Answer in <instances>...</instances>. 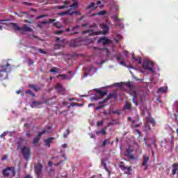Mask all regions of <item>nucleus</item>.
Masks as SVG:
<instances>
[{"label":"nucleus","mask_w":178,"mask_h":178,"mask_svg":"<svg viewBox=\"0 0 178 178\" xmlns=\"http://www.w3.org/2000/svg\"><path fill=\"white\" fill-rule=\"evenodd\" d=\"M99 27L103 31H94L93 29H88L82 31V34H88L89 37H92L94 35H100L101 34L103 35H106V34L109 33L110 27L108 26L107 23L101 24Z\"/></svg>","instance_id":"1"},{"label":"nucleus","mask_w":178,"mask_h":178,"mask_svg":"<svg viewBox=\"0 0 178 178\" xmlns=\"http://www.w3.org/2000/svg\"><path fill=\"white\" fill-rule=\"evenodd\" d=\"M1 68L2 70H0V79L6 80L8 79V72L12 70V65L8 63L6 65H1Z\"/></svg>","instance_id":"2"},{"label":"nucleus","mask_w":178,"mask_h":178,"mask_svg":"<svg viewBox=\"0 0 178 178\" xmlns=\"http://www.w3.org/2000/svg\"><path fill=\"white\" fill-rule=\"evenodd\" d=\"M10 172H12L13 177H15L16 176V170L15 169V167H7L2 170V175L3 177H9Z\"/></svg>","instance_id":"3"},{"label":"nucleus","mask_w":178,"mask_h":178,"mask_svg":"<svg viewBox=\"0 0 178 178\" xmlns=\"http://www.w3.org/2000/svg\"><path fill=\"white\" fill-rule=\"evenodd\" d=\"M146 119L147 122L145 123L144 130L145 131H149V130H151V126H149V124L154 126V124H155V120L151 117H147Z\"/></svg>","instance_id":"4"},{"label":"nucleus","mask_w":178,"mask_h":178,"mask_svg":"<svg viewBox=\"0 0 178 178\" xmlns=\"http://www.w3.org/2000/svg\"><path fill=\"white\" fill-rule=\"evenodd\" d=\"M83 38H77L75 39H72L70 40V46L72 47L73 48H75V47H80V45L83 44Z\"/></svg>","instance_id":"5"},{"label":"nucleus","mask_w":178,"mask_h":178,"mask_svg":"<svg viewBox=\"0 0 178 178\" xmlns=\"http://www.w3.org/2000/svg\"><path fill=\"white\" fill-rule=\"evenodd\" d=\"M154 62L147 60L143 63V69L149 70V72H154Z\"/></svg>","instance_id":"6"},{"label":"nucleus","mask_w":178,"mask_h":178,"mask_svg":"<svg viewBox=\"0 0 178 178\" xmlns=\"http://www.w3.org/2000/svg\"><path fill=\"white\" fill-rule=\"evenodd\" d=\"M45 133H49V131L44 129L42 131L38 133V136H35L33 140V145H36V144H38V143H40V138L41 136H42V134H45Z\"/></svg>","instance_id":"7"},{"label":"nucleus","mask_w":178,"mask_h":178,"mask_svg":"<svg viewBox=\"0 0 178 178\" xmlns=\"http://www.w3.org/2000/svg\"><path fill=\"white\" fill-rule=\"evenodd\" d=\"M22 153L25 159L26 160L30 159V147L24 146L22 148Z\"/></svg>","instance_id":"8"},{"label":"nucleus","mask_w":178,"mask_h":178,"mask_svg":"<svg viewBox=\"0 0 178 178\" xmlns=\"http://www.w3.org/2000/svg\"><path fill=\"white\" fill-rule=\"evenodd\" d=\"M42 168H43L42 164H41L40 163H38L35 165L34 170L38 177H40L41 176V174L42 173Z\"/></svg>","instance_id":"9"},{"label":"nucleus","mask_w":178,"mask_h":178,"mask_svg":"<svg viewBox=\"0 0 178 178\" xmlns=\"http://www.w3.org/2000/svg\"><path fill=\"white\" fill-rule=\"evenodd\" d=\"M96 91H97V93L99 95V96L95 95V97H93L92 98L95 101H98V99H102L103 97H105V95L108 94L106 91H102L98 89H96Z\"/></svg>","instance_id":"10"},{"label":"nucleus","mask_w":178,"mask_h":178,"mask_svg":"<svg viewBox=\"0 0 178 178\" xmlns=\"http://www.w3.org/2000/svg\"><path fill=\"white\" fill-rule=\"evenodd\" d=\"M97 44H102L103 47H106L108 44H111V40L103 36L97 40Z\"/></svg>","instance_id":"11"},{"label":"nucleus","mask_w":178,"mask_h":178,"mask_svg":"<svg viewBox=\"0 0 178 178\" xmlns=\"http://www.w3.org/2000/svg\"><path fill=\"white\" fill-rule=\"evenodd\" d=\"M149 161V157L147 155L143 156V162L141 164V166H145L144 171L148 169V162Z\"/></svg>","instance_id":"12"},{"label":"nucleus","mask_w":178,"mask_h":178,"mask_svg":"<svg viewBox=\"0 0 178 178\" xmlns=\"http://www.w3.org/2000/svg\"><path fill=\"white\" fill-rule=\"evenodd\" d=\"M81 26L79 25H76L75 26H73L71 29V32L70 33V35H76V34H79L80 33V29Z\"/></svg>","instance_id":"13"},{"label":"nucleus","mask_w":178,"mask_h":178,"mask_svg":"<svg viewBox=\"0 0 178 178\" xmlns=\"http://www.w3.org/2000/svg\"><path fill=\"white\" fill-rule=\"evenodd\" d=\"M120 168L122 170L125 171L127 175H131L130 170H131V167H126L123 165V162L120 163Z\"/></svg>","instance_id":"14"},{"label":"nucleus","mask_w":178,"mask_h":178,"mask_svg":"<svg viewBox=\"0 0 178 178\" xmlns=\"http://www.w3.org/2000/svg\"><path fill=\"white\" fill-rule=\"evenodd\" d=\"M131 152H133V150L131 149L130 147H129L128 149H127L126 150V153H125V155L127 156V158H129V159H131V160H134L136 159V157H134V156H133L131 154Z\"/></svg>","instance_id":"15"},{"label":"nucleus","mask_w":178,"mask_h":178,"mask_svg":"<svg viewBox=\"0 0 178 178\" xmlns=\"http://www.w3.org/2000/svg\"><path fill=\"white\" fill-rule=\"evenodd\" d=\"M53 140H55V138L49 137L47 139L44 140V147H48V148H51V144H52Z\"/></svg>","instance_id":"16"},{"label":"nucleus","mask_w":178,"mask_h":178,"mask_svg":"<svg viewBox=\"0 0 178 178\" xmlns=\"http://www.w3.org/2000/svg\"><path fill=\"white\" fill-rule=\"evenodd\" d=\"M21 31L31 33V31H33V29H31L30 26H28L27 24H24L23 27H21Z\"/></svg>","instance_id":"17"},{"label":"nucleus","mask_w":178,"mask_h":178,"mask_svg":"<svg viewBox=\"0 0 178 178\" xmlns=\"http://www.w3.org/2000/svg\"><path fill=\"white\" fill-rule=\"evenodd\" d=\"M29 88H31L32 90H33V91H35L36 92H38V91H41V88L38 85L29 84Z\"/></svg>","instance_id":"18"},{"label":"nucleus","mask_w":178,"mask_h":178,"mask_svg":"<svg viewBox=\"0 0 178 178\" xmlns=\"http://www.w3.org/2000/svg\"><path fill=\"white\" fill-rule=\"evenodd\" d=\"M9 26H12V27L16 31H22V27L19 26V25H17V24H16V23H10Z\"/></svg>","instance_id":"19"},{"label":"nucleus","mask_w":178,"mask_h":178,"mask_svg":"<svg viewBox=\"0 0 178 178\" xmlns=\"http://www.w3.org/2000/svg\"><path fill=\"white\" fill-rule=\"evenodd\" d=\"M111 98H113V99H116V98H118V95H116V92L110 93L107 95V96L106 97V99H107V101L111 99Z\"/></svg>","instance_id":"20"},{"label":"nucleus","mask_w":178,"mask_h":178,"mask_svg":"<svg viewBox=\"0 0 178 178\" xmlns=\"http://www.w3.org/2000/svg\"><path fill=\"white\" fill-rule=\"evenodd\" d=\"M117 60L122 65V66H126V63L123 60V57L122 56H117Z\"/></svg>","instance_id":"21"},{"label":"nucleus","mask_w":178,"mask_h":178,"mask_svg":"<svg viewBox=\"0 0 178 178\" xmlns=\"http://www.w3.org/2000/svg\"><path fill=\"white\" fill-rule=\"evenodd\" d=\"M97 15H98L99 16H104V15H106V11L101 10V11L98 12L97 13L92 14V16H97Z\"/></svg>","instance_id":"22"},{"label":"nucleus","mask_w":178,"mask_h":178,"mask_svg":"<svg viewBox=\"0 0 178 178\" xmlns=\"http://www.w3.org/2000/svg\"><path fill=\"white\" fill-rule=\"evenodd\" d=\"M38 105H42V102H35L33 101L31 105V108H34V106H38Z\"/></svg>","instance_id":"23"},{"label":"nucleus","mask_w":178,"mask_h":178,"mask_svg":"<svg viewBox=\"0 0 178 178\" xmlns=\"http://www.w3.org/2000/svg\"><path fill=\"white\" fill-rule=\"evenodd\" d=\"M99 134H103V136H105L106 134V131H105V129H102L101 131H98L96 132V136H98Z\"/></svg>","instance_id":"24"},{"label":"nucleus","mask_w":178,"mask_h":178,"mask_svg":"<svg viewBox=\"0 0 178 178\" xmlns=\"http://www.w3.org/2000/svg\"><path fill=\"white\" fill-rule=\"evenodd\" d=\"M74 3L71 4L70 6V8H74V9H77L79 6V3L77 1H73Z\"/></svg>","instance_id":"25"},{"label":"nucleus","mask_w":178,"mask_h":178,"mask_svg":"<svg viewBox=\"0 0 178 178\" xmlns=\"http://www.w3.org/2000/svg\"><path fill=\"white\" fill-rule=\"evenodd\" d=\"M126 86L128 87V88L129 90H133L134 88V86H133V84H131V82H127L126 83Z\"/></svg>","instance_id":"26"},{"label":"nucleus","mask_w":178,"mask_h":178,"mask_svg":"<svg viewBox=\"0 0 178 178\" xmlns=\"http://www.w3.org/2000/svg\"><path fill=\"white\" fill-rule=\"evenodd\" d=\"M90 8H92L93 10L97 9V7H95V3H94V2L90 3V4L89 6H88L86 9H90Z\"/></svg>","instance_id":"27"},{"label":"nucleus","mask_w":178,"mask_h":178,"mask_svg":"<svg viewBox=\"0 0 178 178\" xmlns=\"http://www.w3.org/2000/svg\"><path fill=\"white\" fill-rule=\"evenodd\" d=\"M132 59H134V60H136V62H138V63H139V64L141 63V58H140V57H134V56L132 55Z\"/></svg>","instance_id":"28"},{"label":"nucleus","mask_w":178,"mask_h":178,"mask_svg":"<svg viewBox=\"0 0 178 178\" xmlns=\"http://www.w3.org/2000/svg\"><path fill=\"white\" fill-rule=\"evenodd\" d=\"M70 10H67L66 11L58 13V16H65V15H67L69 13Z\"/></svg>","instance_id":"29"},{"label":"nucleus","mask_w":178,"mask_h":178,"mask_svg":"<svg viewBox=\"0 0 178 178\" xmlns=\"http://www.w3.org/2000/svg\"><path fill=\"white\" fill-rule=\"evenodd\" d=\"M97 26H98L97 23H94L92 25L89 24V26H88L89 30H94V29H95Z\"/></svg>","instance_id":"30"},{"label":"nucleus","mask_w":178,"mask_h":178,"mask_svg":"<svg viewBox=\"0 0 178 178\" xmlns=\"http://www.w3.org/2000/svg\"><path fill=\"white\" fill-rule=\"evenodd\" d=\"M9 22V19H1L0 20V24H4L3 22ZM3 29V26H2L1 25H0V30H2Z\"/></svg>","instance_id":"31"},{"label":"nucleus","mask_w":178,"mask_h":178,"mask_svg":"<svg viewBox=\"0 0 178 178\" xmlns=\"http://www.w3.org/2000/svg\"><path fill=\"white\" fill-rule=\"evenodd\" d=\"M124 109H131V104L129 102H127L125 106H124Z\"/></svg>","instance_id":"32"},{"label":"nucleus","mask_w":178,"mask_h":178,"mask_svg":"<svg viewBox=\"0 0 178 178\" xmlns=\"http://www.w3.org/2000/svg\"><path fill=\"white\" fill-rule=\"evenodd\" d=\"M59 77H62L61 80H66V79H67V75H66V74H58L57 76V78L59 79Z\"/></svg>","instance_id":"33"},{"label":"nucleus","mask_w":178,"mask_h":178,"mask_svg":"<svg viewBox=\"0 0 178 178\" xmlns=\"http://www.w3.org/2000/svg\"><path fill=\"white\" fill-rule=\"evenodd\" d=\"M56 90H57L58 91H62V85L60 83H57L56 86Z\"/></svg>","instance_id":"34"},{"label":"nucleus","mask_w":178,"mask_h":178,"mask_svg":"<svg viewBox=\"0 0 178 178\" xmlns=\"http://www.w3.org/2000/svg\"><path fill=\"white\" fill-rule=\"evenodd\" d=\"M25 94H29V95H31V97H35V94H34V92L30 90H26Z\"/></svg>","instance_id":"35"},{"label":"nucleus","mask_w":178,"mask_h":178,"mask_svg":"<svg viewBox=\"0 0 178 178\" xmlns=\"http://www.w3.org/2000/svg\"><path fill=\"white\" fill-rule=\"evenodd\" d=\"M65 23L66 24H69L70 23H73V19H69V18H66L65 20H64Z\"/></svg>","instance_id":"36"},{"label":"nucleus","mask_w":178,"mask_h":178,"mask_svg":"<svg viewBox=\"0 0 178 178\" xmlns=\"http://www.w3.org/2000/svg\"><path fill=\"white\" fill-rule=\"evenodd\" d=\"M159 91H161V92H166V91H168V88L165 87H161L160 88H159Z\"/></svg>","instance_id":"37"},{"label":"nucleus","mask_w":178,"mask_h":178,"mask_svg":"<svg viewBox=\"0 0 178 178\" xmlns=\"http://www.w3.org/2000/svg\"><path fill=\"white\" fill-rule=\"evenodd\" d=\"M111 112L114 115H122L120 110L111 111Z\"/></svg>","instance_id":"38"},{"label":"nucleus","mask_w":178,"mask_h":178,"mask_svg":"<svg viewBox=\"0 0 178 178\" xmlns=\"http://www.w3.org/2000/svg\"><path fill=\"white\" fill-rule=\"evenodd\" d=\"M59 69L58 67H54L51 70H50V73H58V71Z\"/></svg>","instance_id":"39"},{"label":"nucleus","mask_w":178,"mask_h":178,"mask_svg":"<svg viewBox=\"0 0 178 178\" xmlns=\"http://www.w3.org/2000/svg\"><path fill=\"white\" fill-rule=\"evenodd\" d=\"M62 47H63V45L60 44H54V49H59L60 48H62Z\"/></svg>","instance_id":"40"},{"label":"nucleus","mask_w":178,"mask_h":178,"mask_svg":"<svg viewBox=\"0 0 178 178\" xmlns=\"http://www.w3.org/2000/svg\"><path fill=\"white\" fill-rule=\"evenodd\" d=\"M119 122H116L115 120H112L111 122H110L108 123V127L109 126H112V125H115V124H118Z\"/></svg>","instance_id":"41"},{"label":"nucleus","mask_w":178,"mask_h":178,"mask_svg":"<svg viewBox=\"0 0 178 178\" xmlns=\"http://www.w3.org/2000/svg\"><path fill=\"white\" fill-rule=\"evenodd\" d=\"M44 17H47V15H39L36 17V20H40V19H42Z\"/></svg>","instance_id":"42"},{"label":"nucleus","mask_w":178,"mask_h":178,"mask_svg":"<svg viewBox=\"0 0 178 178\" xmlns=\"http://www.w3.org/2000/svg\"><path fill=\"white\" fill-rule=\"evenodd\" d=\"M66 132H67V134L63 135L64 138H66V137H67V136H69L70 134V131L69 130V129H66Z\"/></svg>","instance_id":"43"},{"label":"nucleus","mask_w":178,"mask_h":178,"mask_svg":"<svg viewBox=\"0 0 178 178\" xmlns=\"http://www.w3.org/2000/svg\"><path fill=\"white\" fill-rule=\"evenodd\" d=\"M67 9V6H66V5H63V6H57V9Z\"/></svg>","instance_id":"44"},{"label":"nucleus","mask_w":178,"mask_h":178,"mask_svg":"<svg viewBox=\"0 0 178 178\" xmlns=\"http://www.w3.org/2000/svg\"><path fill=\"white\" fill-rule=\"evenodd\" d=\"M105 102H108V99L105 98L102 102H99V105H103V104H105Z\"/></svg>","instance_id":"45"},{"label":"nucleus","mask_w":178,"mask_h":178,"mask_svg":"<svg viewBox=\"0 0 178 178\" xmlns=\"http://www.w3.org/2000/svg\"><path fill=\"white\" fill-rule=\"evenodd\" d=\"M112 19H113V20H115V22H120V19H119L116 15H113L112 17Z\"/></svg>","instance_id":"46"},{"label":"nucleus","mask_w":178,"mask_h":178,"mask_svg":"<svg viewBox=\"0 0 178 178\" xmlns=\"http://www.w3.org/2000/svg\"><path fill=\"white\" fill-rule=\"evenodd\" d=\"M101 165H102V166H105V165H106V160L105 159H102Z\"/></svg>","instance_id":"47"},{"label":"nucleus","mask_w":178,"mask_h":178,"mask_svg":"<svg viewBox=\"0 0 178 178\" xmlns=\"http://www.w3.org/2000/svg\"><path fill=\"white\" fill-rule=\"evenodd\" d=\"M28 62H29V66H31V65H34V61H33V60L30 58H28Z\"/></svg>","instance_id":"48"},{"label":"nucleus","mask_w":178,"mask_h":178,"mask_svg":"<svg viewBox=\"0 0 178 178\" xmlns=\"http://www.w3.org/2000/svg\"><path fill=\"white\" fill-rule=\"evenodd\" d=\"M106 143H108V139H105L104 140H103L102 143V147H105V145H106Z\"/></svg>","instance_id":"49"},{"label":"nucleus","mask_w":178,"mask_h":178,"mask_svg":"<svg viewBox=\"0 0 178 178\" xmlns=\"http://www.w3.org/2000/svg\"><path fill=\"white\" fill-rule=\"evenodd\" d=\"M104 124V121H99L97 122V126L99 127V126H102Z\"/></svg>","instance_id":"50"},{"label":"nucleus","mask_w":178,"mask_h":178,"mask_svg":"<svg viewBox=\"0 0 178 178\" xmlns=\"http://www.w3.org/2000/svg\"><path fill=\"white\" fill-rule=\"evenodd\" d=\"M38 51L40 52V54H43L44 55H45L47 54V52L44 50H42V49H38Z\"/></svg>","instance_id":"51"},{"label":"nucleus","mask_w":178,"mask_h":178,"mask_svg":"<svg viewBox=\"0 0 178 178\" xmlns=\"http://www.w3.org/2000/svg\"><path fill=\"white\" fill-rule=\"evenodd\" d=\"M105 106V105H102L100 106H97L96 107V111H99V109H102V108H104Z\"/></svg>","instance_id":"52"},{"label":"nucleus","mask_w":178,"mask_h":178,"mask_svg":"<svg viewBox=\"0 0 178 178\" xmlns=\"http://www.w3.org/2000/svg\"><path fill=\"white\" fill-rule=\"evenodd\" d=\"M68 101H76V102H79V99H75L74 97H72L71 99H69Z\"/></svg>","instance_id":"53"},{"label":"nucleus","mask_w":178,"mask_h":178,"mask_svg":"<svg viewBox=\"0 0 178 178\" xmlns=\"http://www.w3.org/2000/svg\"><path fill=\"white\" fill-rule=\"evenodd\" d=\"M14 15L16 16H18V17H23V15H21L20 14L17 13V12H14Z\"/></svg>","instance_id":"54"},{"label":"nucleus","mask_w":178,"mask_h":178,"mask_svg":"<svg viewBox=\"0 0 178 178\" xmlns=\"http://www.w3.org/2000/svg\"><path fill=\"white\" fill-rule=\"evenodd\" d=\"M62 33H63V31H56L55 32V34L59 35V34H62Z\"/></svg>","instance_id":"55"},{"label":"nucleus","mask_w":178,"mask_h":178,"mask_svg":"<svg viewBox=\"0 0 178 178\" xmlns=\"http://www.w3.org/2000/svg\"><path fill=\"white\" fill-rule=\"evenodd\" d=\"M24 23H29V24H33V22L29 21V19H25Z\"/></svg>","instance_id":"56"},{"label":"nucleus","mask_w":178,"mask_h":178,"mask_svg":"<svg viewBox=\"0 0 178 178\" xmlns=\"http://www.w3.org/2000/svg\"><path fill=\"white\" fill-rule=\"evenodd\" d=\"M49 23H54V22H56V19H49Z\"/></svg>","instance_id":"57"},{"label":"nucleus","mask_w":178,"mask_h":178,"mask_svg":"<svg viewBox=\"0 0 178 178\" xmlns=\"http://www.w3.org/2000/svg\"><path fill=\"white\" fill-rule=\"evenodd\" d=\"M73 13H74V15H80V11L79 10H74L73 11Z\"/></svg>","instance_id":"58"},{"label":"nucleus","mask_w":178,"mask_h":178,"mask_svg":"<svg viewBox=\"0 0 178 178\" xmlns=\"http://www.w3.org/2000/svg\"><path fill=\"white\" fill-rule=\"evenodd\" d=\"M70 105L72 106V108H74V106H76V103L72 102Z\"/></svg>","instance_id":"59"},{"label":"nucleus","mask_w":178,"mask_h":178,"mask_svg":"<svg viewBox=\"0 0 178 178\" xmlns=\"http://www.w3.org/2000/svg\"><path fill=\"white\" fill-rule=\"evenodd\" d=\"M59 24V22H54V24H53V26H54V27H56V26H58Z\"/></svg>","instance_id":"60"},{"label":"nucleus","mask_w":178,"mask_h":178,"mask_svg":"<svg viewBox=\"0 0 178 178\" xmlns=\"http://www.w3.org/2000/svg\"><path fill=\"white\" fill-rule=\"evenodd\" d=\"M90 26V24H83L82 27H88Z\"/></svg>","instance_id":"61"},{"label":"nucleus","mask_w":178,"mask_h":178,"mask_svg":"<svg viewBox=\"0 0 178 178\" xmlns=\"http://www.w3.org/2000/svg\"><path fill=\"white\" fill-rule=\"evenodd\" d=\"M6 135V132H3L2 134L0 135V138H3L4 136Z\"/></svg>","instance_id":"62"},{"label":"nucleus","mask_w":178,"mask_h":178,"mask_svg":"<svg viewBox=\"0 0 178 178\" xmlns=\"http://www.w3.org/2000/svg\"><path fill=\"white\" fill-rule=\"evenodd\" d=\"M52 165H53L52 161H49L48 162V166H52Z\"/></svg>","instance_id":"63"},{"label":"nucleus","mask_w":178,"mask_h":178,"mask_svg":"<svg viewBox=\"0 0 178 178\" xmlns=\"http://www.w3.org/2000/svg\"><path fill=\"white\" fill-rule=\"evenodd\" d=\"M64 5H65V6H67V5H69V1H64Z\"/></svg>","instance_id":"64"}]
</instances>
